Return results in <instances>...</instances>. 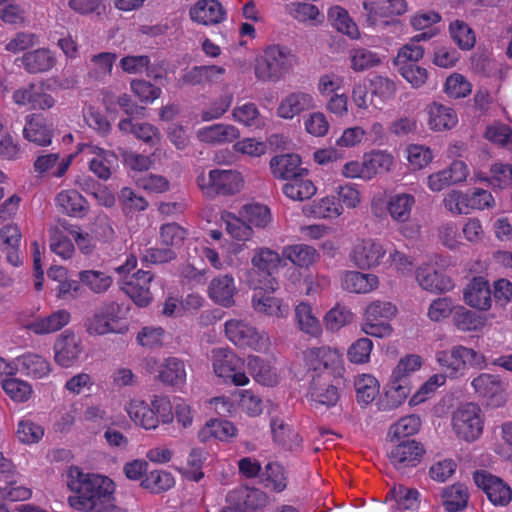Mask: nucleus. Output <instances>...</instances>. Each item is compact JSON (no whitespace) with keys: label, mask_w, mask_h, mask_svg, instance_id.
<instances>
[{"label":"nucleus","mask_w":512,"mask_h":512,"mask_svg":"<svg viewBox=\"0 0 512 512\" xmlns=\"http://www.w3.org/2000/svg\"><path fill=\"white\" fill-rule=\"evenodd\" d=\"M68 486L73 492L70 506L82 512H100L114 500V482L106 476L85 474L78 467L69 470Z\"/></svg>","instance_id":"nucleus-1"},{"label":"nucleus","mask_w":512,"mask_h":512,"mask_svg":"<svg viewBox=\"0 0 512 512\" xmlns=\"http://www.w3.org/2000/svg\"><path fill=\"white\" fill-rule=\"evenodd\" d=\"M296 62L297 58L289 48L270 45L256 60L255 76L260 81L276 83L292 70Z\"/></svg>","instance_id":"nucleus-2"},{"label":"nucleus","mask_w":512,"mask_h":512,"mask_svg":"<svg viewBox=\"0 0 512 512\" xmlns=\"http://www.w3.org/2000/svg\"><path fill=\"white\" fill-rule=\"evenodd\" d=\"M121 307L116 302H106L95 309L88 317L85 327L90 335H105L108 333L124 334L128 331L126 325H120L119 313Z\"/></svg>","instance_id":"nucleus-3"},{"label":"nucleus","mask_w":512,"mask_h":512,"mask_svg":"<svg viewBox=\"0 0 512 512\" xmlns=\"http://www.w3.org/2000/svg\"><path fill=\"white\" fill-rule=\"evenodd\" d=\"M197 184L208 197H215L237 193L242 187V179L237 171L214 169L207 176L199 175Z\"/></svg>","instance_id":"nucleus-4"},{"label":"nucleus","mask_w":512,"mask_h":512,"mask_svg":"<svg viewBox=\"0 0 512 512\" xmlns=\"http://www.w3.org/2000/svg\"><path fill=\"white\" fill-rule=\"evenodd\" d=\"M251 285L254 289L252 307L256 312L277 318H284L288 315L289 307L283 305L281 299L272 296V293L278 289V282L275 278H268L263 284L261 280H258V284H254L252 281Z\"/></svg>","instance_id":"nucleus-5"},{"label":"nucleus","mask_w":512,"mask_h":512,"mask_svg":"<svg viewBox=\"0 0 512 512\" xmlns=\"http://www.w3.org/2000/svg\"><path fill=\"white\" fill-rule=\"evenodd\" d=\"M480 412V408L474 403L462 405L454 412L452 425L459 438L471 442L481 435L483 422Z\"/></svg>","instance_id":"nucleus-6"},{"label":"nucleus","mask_w":512,"mask_h":512,"mask_svg":"<svg viewBox=\"0 0 512 512\" xmlns=\"http://www.w3.org/2000/svg\"><path fill=\"white\" fill-rule=\"evenodd\" d=\"M387 453L388 459L396 470L405 473L407 469L416 467L422 460L425 449L420 442L413 439L397 440Z\"/></svg>","instance_id":"nucleus-7"},{"label":"nucleus","mask_w":512,"mask_h":512,"mask_svg":"<svg viewBox=\"0 0 512 512\" xmlns=\"http://www.w3.org/2000/svg\"><path fill=\"white\" fill-rule=\"evenodd\" d=\"M339 376L338 374H331L329 371L312 374L309 388L312 400L326 407L336 405L340 398L338 390Z\"/></svg>","instance_id":"nucleus-8"},{"label":"nucleus","mask_w":512,"mask_h":512,"mask_svg":"<svg viewBox=\"0 0 512 512\" xmlns=\"http://www.w3.org/2000/svg\"><path fill=\"white\" fill-rule=\"evenodd\" d=\"M225 333L228 339L241 348L262 350L267 346V339L248 323L240 320H229L225 323Z\"/></svg>","instance_id":"nucleus-9"},{"label":"nucleus","mask_w":512,"mask_h":512,"mask_svg":"<svg viewBox=\"0 0 512 512\" xmlns=\"http://www.w3.org/2000/svg\"><path fill=\"white\" fill-rule=\"evenodd\" d=\"M212 360L215 373L222 378H230L237 386L248 383L246 374L239 370L242 361L232 351L217 348L212 351Z\"/></svg>","instance_id":"nucleus-10"},{"label":"nucleus","mask_w":512,"mask_h":512,"mask_svg":"<svg viewBox=\"0 0 512 512\" xmlns=\"http://www.w3.org/2000/svg\"><path fill=\"white\" fill-rule=\"evenodd\" d=\"M473 478L475 484L485 492L492 504L506 506L510 503L512 491L502 479L485 471H475Z\"/></svg>","instance_id":"nucleus-11"},{"label":"nucleus","mask_w":512,"mask_h":512,"mask_svg":"<svg viewBox=\"0 0 512 512\" xmlns=\"http://www.w3.org/2000/svg\"><path fill=\"white\" fill-rule=\"evenodd\" d=\"M475 393L487 400V405L500 407L506 402L505 385L498 375L482 373L472 381Z\"/></svg>","instance_id":"nucleus-12"},{"label":"nucleus","mask_w":512,"mask_h":512,"mask_svg":"<svg viewBox=\"0 0 512 512\" xmlns=\"http://www.w3.org/2000/svg\"><path fill=\"white\" fill-rule=\"evenodd\" d=\"M305 359L313 374L329 371L331 374L340 375V358L336 352L327 347H315L305 353Z\"/></svg>","instance_id":"nucleus-13"},{"label":"nucleus","mask_w":512,"mask_h":512,"mask_svg":"<svg viewBox=\"0 0 512 512\" xmlns=\"http://www.w3.org/2000/svg\"><path fill=\"white\" fill-rule=\"evenodd\" d=\"M363 8L367 12L366 22L374 26L377 17L399 16L407 11L405 0H365Z\"/></svg>","instance_id":"nucleus-14"},{"label":"nucleus","mask_w":512,"mask_h":512,"mask_svg":"<svg viewBox=\"0 0 512 512\" xmlns=\"http://www.w3.org/2000/svg\"><path fill=\"white\" fill-rule=\"evenodd\" d=\"M385 256V250L380 243L371 239L363 240L354 246L351 259L361 269L378 266Z\"/></svg>","instance_id":"nucleus-15"},{"label":"nucleus","mask_w":512,"mask_h":512,"mask_svg":"<svg viewBox=\"0 0 512 512\" xmlns=\"http://www.w3.org/2000/svg\"><path fill=\"white\" fill-rule=\"evenodd\" d=\"M237 293L234 278L231 274L214 277L208 286L209 297L218 305L231 307L234 305V296Z\"/></svg>","instance_id":"nucleus-16"},{"label":"nucleus","mask_w":512,"mask_h":512,"mask_svg":"<svg viewBox=\"0 0 512 512\" xmlns=\"http://www.w3.org/2000/svg\"><path fill=\"white\" fill-rule=\"evenodd\" d=\"M313 108L314 101L312 95L302 91H295L281 100L277 108V115L283 119H292Z\"/></svg>","instance_id":"nucleus-17"},{"label":"nucleus","mask_w":512,"mask_h":512,"mask_svg":"<svg viewBox=\"0 0 512 512\" xmlns=\"http://www.w3.org/2000/svg\"><path fill=\"white\" fill-rule=\"evenodd\" d=\"M300 164L301 157L294 153L276 155L270 161L273 175L282 180H290L297 176L307 175V169L301 168Z\"/></svg>","instance_id":"nucleus-18"},{"label":"nucleus","mask_w":512,"mask_h":512,"mask_svg":"<svg viewBox=\"0 0 512 512\" xmlns=\"http://www.w3.org/2000/svg\"><path fill=\"white\" fill-rule=\"evenodd\" d=\"M225 14L226 11L218 0H199L190 9L191 19L203 25L222 22Z\"/></svg>","instance_id":"nucleus-19"},{"label":"nucleus","mask_w":512,"mask_h":512,"mask_svg":"<svg viewBox=\"0 0 512 512\" xmlns=\"http://www.w3.org/2000/svg\"><path fill=\"white\" fill-rule=\"evenodd\" d=\"M416 280L424 290L433 293H444L450 291L454 286L450 277L438 272L431 266L418 268Z\"/></svg>","instance_id":"nucleus-20"},{"label":"nucleus","mask_w":512,"mask_h":512,"mask_svg":"<svg viewBox=\"0 0 512 512\" xmlns=\"http://www.w3.org/2000/svg\"><path fill=\"white\" fill-rule=\"evenodd\" d=\"M465 302L479 310H487L491 306V289L483 277H474L464 291Z\"/></svg>","instance_id":"nucleus-21"},{"label":"nucleus","mask_w":512,"mask_h":512,"mask_svg":"<svg viewBox=\"0 0 512 512\" xmlns=\"http://www.w3.org/2000/svg\"><path fill=\"white\" fill-rule=\"evenodd\" d=\"M21 232L16 225H5L0 229V250L6 260L13 266H19L22 260L19 255Z\"/></svg>","instance_id":"nucleus-22"},{"label":"nucleus","mask_w":512,"mask_h":512,"mask_svg":"<svg viewBox=\"0 0 512 512\" xmlns=\"http://www.w3.org/2000/svg\"><path fill=\"white\" fill-rule=\"evenodd\" d=\"M54 349L55 361L62 367H70L81 352L80 341L75 336H63L56 341Z\"/></svg>","instance_id":"nucleus-23"},{"label":"nucleus","mask_w":512,"mask_h":512,"mask_svg":"<svg viewBox=\"0 0 512 512\" xmlns=\"http://www.w3.org/2000/svg\"><path fill=\"white\" fill-rule=\"evenodd\" d=\"M378 277L370 273L348 271L342 278V287L353 293H368L378 286Z\"/></svg>","instance_id":"nucleus-24"},{"label":"nucleus","mask_w":512,"mask_h":512,"mask_svg":"<svg viewBox=\"0 0 512 512\" xmlns=\"http://www.w3.org/2000/svg\"><path fill=\"white\" fill-rule=\"evenodd\" d=\"M237 429L232 422L224 419H210L201 429L198 437L201 442H206L211 438L220 441H228L236 435Z\"/></svg>","instance_id":"nucleus-25"},{"label":"nucleus","mask_w":512,"mask_h":512,"mask_svg":"<svg viewBox=\"0 0 512 512\" xmlns=\"http://www.w3.org/2000/svg\"><path fill=\"white\" fill-rule=\"evenodd\" d=\"M411 393V386L409 383H392L390 381L388 389L385 391L384 396L378 402L379 410L392 411L398 408L407 399Z\"/></svg>","instance_id":"nucleus-26"},{"label":"nucleus","mask_w":512,"mask_h":512,"mask_svg":"<svg viewBox=\"0 0 512 512\" xmlns=\"http://www.w3.org/2000/svg\"><path fill=\"white\" fill-rule=\"evenodd\" d=\"M69 319V312L58 310L47 317L35 319L28 324L27 328L38 335L53 333L64 327Z\"/></svg>","instance_id":"nucleus-27"},{"label":"nucleus","mask_w":512,"mask_h":512,"mask_svg":"<svg viewBox=\"0 0 512 512\" xmlns=\"http://www.w3.org/2000/svg\"><path fill=\"white\" fill-rule=\"evenodd\" d=\"M457 122V115L452 108L436 102L430 106L428 125L432 130H448L453 128Z\"/></svg>","instance_id":"nucleus-28"},{"label":"nucleus","mask_w":512,"mask_h":512,"mask_svg":"<svg viewBox=\"0 0 512 512\" xmlns=\"http://www.w3.org/2000/svg\"><path fill=\"white\" fill-rule=\"evenodd\" d=\"M283 258L300 268H308L319 258L315 248L306 244L287 246L282 251Z\"/></svg>","instance_id":"nucleus-29"},{"label":"nucleus","mask_w":512,"mask_h":512,"mask_svg":"<svg viewBox=\"0 0 512 512\" xmlns=\"http://www.w3.org/2000/svg\"><path fill=\"white\" fill-rule=\"evenodd\" d=\"M158 378L169 386L182 385L186 379L184 362L175 357L165 359L159 367Z\"/></svg>","instance_id":"nucleus-30"},{"label":"nucleus","mask_w":512,"mask_h":512,"mask_svg":"<svg viewBox=\"0 0 512 512\" xmlns=\"http://www.w3.org/2000/svg\"><path fill=\"white\" fill-rule=\"evenodd\" d=\"M25 139L39 146L51 144L52 130L44 123L39 115H32L23 129Z\"/></svg>","instance_id":"nucleus-31"},{"label":"nucleus","mask_w":512,"mask_h":512,"mask_svg":"<svg viewBox=\"0 0 512 512\" xmlns=\"http://www.w3.org/2000/svg\"><path fill=\"white\" fill-rule=\"evenodd\" d=\"M273 440L287 450H293L300 445L301 439L296 430L283 420L273 418L270 422Z\"/></svg>","instance_id":"nucleus-32"},{"label":"nucleus","mask_w":512,"mask_h":512,"mask_svg":"<svg viewBox=\"0 0 512 512\" xmlns=\"http://www.w3.org/2000/svg\"><path fill=\"white\" fill-rule=\"evenodd\" d=\"M279 254L270 248H259L252 257V265L258 271L264 273V282L266 279L273 278L272 274L276 271L281 263Z\"/></svg>","instance_id":"nucleus-33"},{"label":"nucleus","mask_w":512,"mask_h":512,"mask_svg":"<svg viewBox=\"0 0 512 512\" xmlns=\"http://www.w3.org/2000/svg\"><path fill=\"white\" fill-rule=\"evenodd\" d=\"M328 21L338 32L351 39H357L360 35L356 23L350 18L348 12L339 6L330 8Z\"/></svg>","instance_id":"nucleus-34"},{"label":"nucleus","mask_w":512,"mask_h":512,"mask_svg":"<svg viewBox=\"0 0 512 512\" xmlns=\"http://www.w3.org/2000/svg\"><path fill=\"white\" fill-rule=\"evenodd\" d=\"M21 61L29 73L48 71L55 64L53 56L50 51L46 49H37L27 52L22 56Z\"/></svg>","instance_id":"nucleus-35"},{"label":"nucleus","mask_w":512,"mask_h":512,"mask_svg":"<svg viewBox=\"0 0 512 512\" xmlns=\"http://www.w3.org/2000/svg\"><path fill=\"white\" fill-rule=\"evenodd\" d=\"M225 69L216 65L195 66L183 75L182 81L188 85H200L212 83L218 80V77L224 74Z\"/></svg>","instance_id":"nucleus-36"},{"label":"nucleus","mask_w":512,"mask_h":512,"mask_svg":"<svg viewBox=\"0 0 512 512\" xmlns=\"http://www.w3.org/2000/svg\"><path fill=\"white\" fill-rule=\"evenodd\" d=\"M139 275L143 278V284H139V281H129L124 289L136 305L146 307L152 300L149 284L153 275L151 273H140Z\"/></svg>","instance_id":"nucleus-37"},{"label":"nucleus","mask_w":512,"mask_h":512,"mask_svg":"<svg viewBox=\"0 0 512 512\" xmlns=\"http://www.w3.org/2000/svg\"><path fill=\"white\" fill-rule=\"evenodd\" d=\"M283 193L292 200L304 201L316 193V187L311 180L297 176L288 180L282 188Z\"/></svg>","instance_id":"nucleus-38"},{"label":"nucleus","mask_w":512,"mask_h":512,"mask_svg":"<svg viewBox=\"0 0 512 512\" xmlns=\"http://www.w3.org/2000/svg\"><path fill=\"white\" fill-rule=\"evenodd\" d=\"M199 137L208 143L232 142L239 137V131L232 125L215 124L200 130Z\"/></svg>","instance_id":"nucleus-39"},{"label":"nucleus","mask_w":512,"mask_h":512,"mask_svg":"<svg viewBox=\"0 0 512 512\" xmlns=\"http://www.w3.org/2000/svg\"><path fill=\"white\" fill-rule=\"evenodd\" d=\"M414 204V196L401 193L390 196L387 208L393 220L406 222L410 218L411 209Z\"/></svg>","instance_id":"nucleus-40"},{"label":"nucleus","mask_w":512,"mask_h":512,"mask_svg":"<svg viewBox=\"0 0 512 512\" xmlns=\"http://www.w3.org/2000/svg\"><path fill=\"white\" fill-rule=\"evenodd\" d=\"M370 105L378 107L383 101L390 99L396 92L393 81L382 76H375L369 80Z\"/></svg>","instance_id":"nucleus-41"},{"label":"nucleus","mask_w":512,"mask_h":512,"mask_svg":"<svg viewBox=\"0 0 512 512\" xmlns=\"http://www.w3.org/2000/svg\"><path fill=\"white\" fill-rule=\"evenodd\" d=\"M364 177L371 179L375 174L390 170L393 157L383 151H374L364 156Z\"/></svg>","instance_id":"nucleus-42"},{"label":"nucleus","mask_w":512,"mask_h":512,"mask_svg":"<svg viewBox=\"0 0 512 512\" xmlns=\"http://www.w3.org/2000/svg\"><path fill=\"white\" fill-rule=\"evenodd\" d=\"M453 323L461 331H477L484 326V319L475 311L464 306H456L453 312Z\"/></svg>","instance_id":"nucleus-43"},{"label":"nucleus","mask_w":512,"mask_h":512,"mask_svg":"<svg viewBox=\"0 0 512 512\" xmlns=\"http://www.w3.org/2000/svg\"><path fill=\"white\" fill-rule=\"evenodd\" d=\"M128 413L136 424L147 430L155 429L158 426V418L152 405L150 407L142 401L132 402L130 403Z\"/></svg>","instance_id":"nucleus-44"},{"label":"nucleus","mask_w":512,"mask_h":512,"mask_svg":"<svg viewBox=\"0 0 512 512\" xmlns=\"http://www.w3.org/2000/svg\"><path fill=\"white\" fill-rule=\"evenodd\" d=\"M468 490L463 484H454L443 491V504L448 512H458L467 506Z\"/></svg>","instance_id":"nucleus-45"},{"label":"nucleus","mask_w":512,"mask_h":512,"mask_svg":"<svg viewBox=\"0 0 512 512\" xmlns=\"http://www.w3.org/2000/svg\"><path fill=\"white\" fill-rule=\"evenodd\" d=\"M295 317L300 330L311 335L318 336L321 333V325L314 316L312 308L308 303H300L295 308Z\"/></svg>","instance_id":"nucleus-46"},{"label":"nucleus","mask_w":512,"mask_h":512,"mask_svg":"<svg viewBox=\"0 0 512 512\" xmlns=\"http://www.w3.org/2000/svg\"><path fill=\"white\" fill-rule=\"evenodd\" d=\"M422 366V358L416 354H409L401 358L391 374V382L409 383V375Z\"/></svg>","instance_id":"nucleus-47"},{"label":"nucleus","mask_w":512,"mask_h":512,"mask_svg":"<svg viewBox=\"0 0 512 512\" xmlns=\"http://www.w3.org/2000/svg\"><path fill=\"white\" fill-rule=\"evenodd\" d=\"M357 401L368 405L379 393V383L372 375L364 374L355 381Z\"/></svg>","instance_id":"nucleus-48"},{"label":"nucleus","mask_w":512,"mask_h":512,"mask_svg":"<svg viewBox=\"0 0 512 512\" xmlns=\"http://www.w3.org/2000/svg\"><path fill=\"white\" fill-rule=\"evenodd\" d=\"M248 366L257 382L266 386H273L277 383L276 373L272 370L270 364L261 357H249Z\"/></svg>","instance_id":"nucleus-49"},{"label":"nucleus","mask_w":512,"mask_h":512,"mask_svg":"<svg viewBox=\"0 0 512 512\" xmlns=\"http://www.w3.org/2000/svg\"><path fill=\"white\" fill-rule=\"evenodd\" d=\"M449 33L453 41L462 50H470L475 45V34L473 30L461 20L450 23Z\"/></svg>","instance_id":"nucleus-50"},{"label":"nucleus","mask_w":512,"mask_h":512,"mask_svg":"<svg viewBox=\"0 0 512 512\" xmlns=\"http://www.w3.org/2000/svg\"><path fill=\"white\" fill-rule=\"evenodd\" d=\"M17 364L21 366V369L28 375H32L35 378H42L46 376L49 371V363L40 355L37 354H25L17 358Z\"/></svg>","instance_id":"nucleus-51"},{"label":"nucleus","mask_w":512,"mask_h":512,"mask_svg":"<svg viewBox=\"0 0 512 512\" xmlns=\"http://www.w3.org/2000/svg\"><path fill=\"white\" fill-rule=\"evenodd\" d=\"M249 225H254L258 228H265L271 221L270 210L267 206L261 204H246L240 211Z\"/></svg>","instance_id":"nucleus-52"},{"label":"nucleus","mask_w":512,"mask_h":512,"mask_svg":"<svg viewBox=\"0 0 512 512\" xmlns=\"http://www.w3.org/2000/svg\"><path fill=\"white\" fill-rule=\"evenodd\" d=\"M420 425L421 420L416 415L401 418L396 424L390 427L389 435H392L391 441H394V439H409V436L418 432Z\"/></svg>","instance_id":"nucleus-53"},{"label":"nucleus","mask_w":512,"mask_h":512,"mask_svg":"<svg viewBox=\"0 0 512 512\" xmlns=\"http://www.w3.org/2000/svg\"><path fill=\"white\" fill-rule=\"evenodd\" d=\"M80 281L88 286L94 293H103L112 284L111 276L101 271L86 270L79 273Z\"/></svg>","instance_id":"nucleus-54"},{"label":"nucleus","mask_w":512,"mask_h":512,"mask_svg":"<svg viewBox=\"0 0 512 512\" xmlns=\"http://www.w3.org/2000/svg\"><path fill=\"white\" fill-rule=\"evenodd\" d=\"M186 230L175 222L160 227L161 243L172 249L180 248L186 238Z\"/></svg>","instance_id":"nucleus-55"},{"label":"nucleus","mask_w":512,"mask_h":512,"mask_svg":"<svg viewBox=\"0 0 512 512\" xmlns=\"http://www.w3.org/2000/svg\"><path fill=\"white\" fill-rule=\"evenodd\" d=\"M174 485V478L172 475L165 471L154 470L150 471L149 475L142 480L141 486L149 489L152 493H160L168 490Z\"/></svg>","instance_id":"nucleus-56"},{"label":"nucleus","mask_w":512,"mask_h":512,"mask_svg":"<svg viewBox=\"0 0 512 512\" xmlns=\"http://www.w3.org/2000/svg\"><path fill=\"white\" fill-rule=\"evenodd\" d=\"M57 201L70 216L80 215L86 210L85 199L76 191H63L57 195Z\"/></svg>","instance_id":"nucleus-57"},{"label":"nucleus","mask_w":512,"mask_h":512,"mask_svg":"<svg viewBox=\"0 0 512 512\" xmlns=\"http://www.w3.org/2000/svg\"><path fill=\"white\" fill-rule=\"evenodd\" d=\"M351 68L356 71L370 69L380 63L379 56L365 48L353 49L350 52Z\"/></svg>","instance_id":"nucleus-58"},{"label":"nucleus","mask_w":512,"mask_h":512,"mask_svg":"<svg viewBox=\"0 0 512 512\" xmlns=\"http://www.w3.org/2000/svg\"><path fill=\"white\" fill-rule=\"evenodd\" d=\"M343 207L335 196H327L311 207V213L317 218H336L342 214Z\"/></svg>","instance_id":"nucleus-59"},{"label":"nucleus","mask_w":512,"mask_h":512,"mask_svg":"<svg viewBox=\"0 0 512 512\" xmlns=\"http://www.w3.org/2000/svg\"><path fill=\"white\" fill-rule=\"evenodd\" d=\"M353 320V314L345 306L337 305L327 312L325 326L330 331H338Z\"/></svg>","instance_id":"nucleus-60"},{"label":"nucleus","mask_w":512,"mask_h":512,"mask_svg":"<svg viewBox=\"0 0 512 512\" xmlns=\"http://www.w3.org/2000/svg\"><path fill=\"white\" fill-rule=\"evenodd\" d=\"M238 491L243 496L249 512L263 509L268 504L267 494L258 488L242 486Z\"/></svg>","instance_id":"nucleus-61"},{"label":"nucleus","mask_w":512,"mask_h":512,"mask_svg":"<svg viewBox=\"0 0 512 512\" xmlns=\"http://www.w3.org/2000/svg\"><path fill=\"white\" fill-rule=\"evenodd\" d=\"M226 222L227 232L235 239L246 241L250 239L253 234V230L249 223L242 217H236L228 214Z\"/></svg>","instance_id":"nucleus-62"},{"label":"nucleus","mask_w":512,"mask_h":512,"mask_svg":"<svg viewBox=\"0 0 512 512\" xmlns=\"http://www.w3.org/2000/svg\"><path fill=\"white\" fill-rule=\"evenodd\" d=\"M485 138L512 150V131L507 125L497 124L488 126L485 131Z\"/></svg>","instance_id":"nucleus-63"},{"label":"nucleus","mask_w":512,"mask_h":512,"mask_svg":"<svg viewBox=\"0 0 512 512\" xmlns=\"http://www.w3.org/2000/svg\"><path fill=\"white\" fill-rule=\"evenodd\" d=\"M493 176L489 183L494 188L512 187V164H494L491 167Z\"/></svg>","instance_id":"nucleus-64"}]
</instances>
